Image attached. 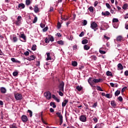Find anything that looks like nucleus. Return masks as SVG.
Returning a JSON list of instances; mask_svg holds the SVG:
<instances>
[{
	"instance_id": "11",
	"label": "nucleus",
	"mask_w": 128,
	"mask_h": 128,
	"mask_svg": "<svg viewBox=\"0 0 128 128\" xmlns=\"http://www.w3.org/2000/svg\"><path fill=\"white\" fill-rule=\"evenodd\" d=\"M26 8V6L23 3L19 4L18 5V7L17 8L18 10H22V8Z\"/></svg>"
},
{
	"instance_id": "12",
	"label": "nucleus",
	"mask_w": 128,
	"mask_h": 128,
	"mask_svg": "<svg viewBox=\"0 0 128 128\" xmlns=\"http://www.w3.org/2000/svg\"><path fill=\"white\" fill-rule=\"evenodd\" d=\"M34 12L36 14H38V12H40V8H38V6L36 5L34 7Z\"/></svg>"
},
{
	"instance_id": "28",
	"label": "nucleus",
	"mask_w": 128,
	"mask_h": 128,
	"mask_svg": "<svg viewBox=\"0 0 128 128\" xmlns=\"http://www.w3.org/2000/svg\"><path fill=\"white\" fill-rule=\"evenodd\" d=\"M128 4H125L123 5L122 8H123L124 10H126V8H128Z\"/></svg>"
},
{
	"instance_id": "2",
	"label": "nucleus",
	"mask_w": 128,
	"mask_h": 128,
	"mask_svg": "<svg viewBox=\"0 0 128 128\" xmlns=\"http://www.w3.org/2000/svg\"><path fill=\"white\" fill-rule=\"evenodd\" d=\"M22 16H18L17 18V20L15 22V24L16 26H20V24H22Z\"/></svg>"
},
{
	"instance_id": "47",
	"label": "nucleus",
	"mask_w": 128,
	"mask_h": 128,
	"mask_svg": "<svg viewBox=\"0 0 128 128\" xmlns=\"http://www.w3.org/2000/svg\"><path fill=\"white\" fill-rule=\"evenodd\" d=\"M48 27H45L44 28H43V32H46L48 31Z\"/></svg>"
},
{
	"instance_id": "53",
	"label": "nucleus",
	"mask_w": 128,
	"mask_h": 128,
	"mask_svg": "<svg viewBox=\"0 0 128 128\" xmlns=\"http://www.w3.org/2000/svg\"><path fill=\"white\" fill-rule=\"evenodd\" d=\"M92 60H96V56H92Z\"/></svg>"
},
{
	"instance_id": "16",
	"label": "nucleus",
	"mask_w": 128,
	"mask_h": 128,
	"mask_svg": "<svg viewBox=\"0 0 128 128\" xmlns=\"http://www.w3.org/2000/svg\"><path fill=\"white\" fill-rule=\"evenodd\" d=\"M124 40V38H122V36H118L116 38V40L117 42H122Z\"/></svg>"
},
{
	"instance_id": "51",
	"label": "nucleus",
	"mask_w": 128,
	"mask_h": 128,
	"mask_svg": "<svg viewBox=\"0 0 128 128\" xmlns=\"http://www.w3.org/2000/svg\"><path fill=\"white\" fill-rule=\"evenodd\" d=\"M24 54L25 56H28V54H30V52H28V51H26L24 52Z\"/></svg>"
},
{
	"instance_id": "56",
	"label": "nucleus",
	"mask_w": 128,
	"mask_h": 128,
	"mask_svg": "<svg viewBox=\"0 0 128 128\" xmlns=\"http://www.w3.org/2000/svg\"><path fill=\"white\" fill-rule=\"evenodd\" d=\"M98 4V1H95L94 3V6H96Z\"/></svg>"
},
{
	"instance_id": "58",
	"label": "nucleus",
	"mask_w": 128,
	"mask_h": 128,
	"mask_svg": "<svg viewBox=\"0 0 128 128\" xmlns=\"http://www.w3.org/2000/svg\"><path fill=\"white\" fill-rule=\"evenodd\" d=\"M11 60L13 62H16V58H12Z\"/></svg>"
},
{
	"instance_id": "55",
	"label": "nucleus",
	"mask_w": 128,
	"mask_h": 128,
	"mask_svg": "<svg viewBox=\"0 0 128 128\" xmlns=\"http://www.w3.org/2000/svg\"><path fill=\"white\" fill-rule=\"evenodd\" d=\"M40 26L42 28H44V26H46V25H44V24H40Z\"/></svg>"
},
{
	"instance_id": "7",
	"label": "nucleus",
	"mask_w": 128,
	"mask_h": 128,
	"mask_svg": "<svg viewBox=\"0 0 128 128\" xmlns=\"http://www.w3.org/2000/svg\"><path fill=\"white\" fill-rule=\"evenodd\" d=\"M10 40L14 42H18V38H16V36L14 34H12L10 36Z\"/></svg>"
},
{
	"instance_id": "38",
	"label": "nucleus",
	"mask_w": 128,
	"mask_h": 128,
	"mask_svg": "<svg viewBox=\"0 0 128 128\" xmlns=\"http://www.w3.org/2000/svg\"><path fill=\"white\" fill-rule=\"evenodd\" d=\"M112 22H118V19L116 18H113Z\"/></svg>"
},
{
	"instance_id": "26",
	"label": "nucleus",
	"mask_w": 128,
	"mask_h": 128,
	"mask_svg": "<svg viewBox=\"0 0 128 128\" xmlns=\"http://www.w3.org/2000/svg\"><path fill=\"white\" fill-rule=\"evenodd\" d=\"M76 88L77 90H78V92H80V90H82V86H78L76 87Z\"/></svg>"
},
{
	"instance_id": "39",
	"label": "nucleus",
	"mask_w": 128,
	"mask_h": 128,
	"mask_svg": "<svg viewBox=\"0 0 128 128\" xmlns=\"http://www.w3.org/2000/svg\"><path fill=\"white\" fill-rule=\"evenodd\" d=\"M96 106H98V102H95L94 103V104L92 105V108H96Z\"/></svg>"
},
{
	"instance_id": "62",
	"label": "nucleus",
	"mask_w": 128,
	"mask_h": 128,
	"mask_svg": "<svg viewBox=\"0 0 128 128\" xmlns=\"http://www.w3.org/2000/svg\"><path fill=\"white\" fill-rule=\"evenodd\" d=\"M56 36H62V34L60 33H57Z\"/></svg>"
},
{
	"instance_id": "21",
	"label": "nucleus",
	"mask_w": 128,
	"mask_h": 128,
	"mask_svg": "<svg viewBox=\"0 0 128 128\" xmlns=\"http://www.w3.org/2000/svg\"><path fill=\"white\" fill-rule=\"evenodd\" d=\"M34 58H35L34 56L32 55V56H29V57L27 58V60H34Z\"/></svg>"
},
{
	"instance_id": "34",
	"label": "nucleus",
	"mask_w": 128,
	"mask_h": 128,
	"mask_svg": "<svg viewBox=\"0 0 128 128\" xmlns=\"http://www.w3.org/2000/svg\"><path fill=\"white\" fill-rule=\"evenodd\" d=\"M88 10H89L90 12H94V7L93 6H90Z\"/></svg>"
},
{
	"instance_id": "9",
	"label": "nucleus",
	"mask_w": 128,
	"mask_h": 128,
	"mask_svg": "<svg viewBox=\"0 0 128 128\" xmlns=\"http://www.w3.org/2000/svg\"><path fill=\"white\" fill-rule=\"evenodd\" d=\"M79 118L82 122H86V117L84 115H82Z\"/></svg>"
},
{
	"instance_id": "6",
	"label": "nucleus",
	"mask_w": 128,
	"mask_h": 128,
	"mask_svg": "<svg viewBox=\"0 0 128 128\" xmlns=\"http://www.w3.org/2000/svg\"><path fill=\"white\" fill-rule=\"evenodd\" d=\"M64 82H62L60 83L58 86V88L59 90H60L61 92H64Z\"/></svg>"
},
{
	"instance_id": "29",
	"label": "nucleus",
	"mask_w": 128,
	"mask_h": 128,
	"mask_svg": "<svg viewBox=\"0 0 128 128\" xmlns=\"http://www.w3.org/2000/svg\"><path fill=\"white\" fill-rule=\"evenodd\" d=\"M20 38H23L24 40H26V35H24V34H21V36Z\"/></svg>"
},
{
	"instance_id": "25",
	"label": "nucleus",
	"mask_w": 128,
	"mask_h": 128,
	"mask_svg": "<svg viewBox=\"0 0 128 128\" xmlns=\"http://www.w3.org/2000/svg\"><path fill=\"white\" fill-rule=\"evenodd\" d=\"M106 76H112V72L110 71H107L106 72Z\"/></svg>"
},
{
	"instance_id": "5",
	"label": "nucleus",
	"mask_w": 128,
	"mask_h": 128,
	"mask_svg": "<svg viewBox=\"0 0 128 128\" xmlns=\"http://www.w3.org/2000/svg\"><path fill=\"white\" fill-rule=\"evenodd\" d=\"M14 98L16 100H20L22 98V94L17 93L14 94Z\"/></svg>"
},
{
	"instance_id": "1",
	"label": "nucleus",
	"mask_w": 128,
	"mask_h": 128,
	"mask_svg": "<svg viewBox=\"0 0 128 128\" xmlns=\"http://www.w3.org/2000/svg\"><path fill=\"white\" fill-rule=\"evenodd\" d=\"M98 24L96 22H92L90 24V28L92 30H94V32H96L98 30Z\"/></svg>"
},
{
	"instance_id": "22",
	"label": "nucleus",
	"mask_w": 128,
	"mask_h": 128,
	"mask_svg": "<svg viewBox=\"0 0 128 128\" xmlns=\"http://www.w3.org/2000/svg\"><path fill=\"white\" fill-rule=\"evenodd\" d=\"M120 94V91L119 90H117L114 93L115 96H118Z\"/></svg>"
},
{
	"instance_id": "63",
	"label": "nucleus",
	"mask_w": 128,
	"mask_h": 128,
	"mask_svg": "<svg viewBox=\"0 0 128 128\" xmlns=\"http://www.w3.org/2000/svg\"><path fill=\"white\" fill-rule=\"evenodd\" d=\"M77 48H78V46H76V45H74L73 46V50H76Z\"/></svg>"
},
{
	"instance_id": "24",
	"label": "nucleus",
	"mask_w": 128,
	"mask_h": 128,
	"mask_svg": "<svg viewBox=\"0 0 128 128\" xmlns=\"http://www.w3.org/2000/svg\"><path fill=\"white\" fill-rule=\"evenodd\" d=\"M47 58H46V60H52V58H50V52L47 53Z\"/></svg>"
},
{
	"instance_id": "35",
	"label": "nucleus",
	"mask_w": 128,
	"mask_h": 128,
	"mask_svg": "<svg viewBox=\"0 0 128 128\" xmlns=\"http://www.w3.org/2000/svg\"><path fill=\"white\" fill-rule=\"evenodd\" d=\"M26 6H30V0H26Z\"/></svg>"
},
{
	"instance_id": "36",
	"label": "nucleus",
	"mask_w": 128,
	"mask_h": 128,
	"mask_svg": "<svg viewBox=\"0 0 128 128\" xmlns=\"http://www.w3.org/2000/svg\"><path fill=\"white\" fill-rule=\"evenodd\" d=\"M96 88L98 90H100V92H104V90H102V88H100V86H97Z\"/></svg>"
},
{
	"instance_id": "10",
	"label": "nucleus",
	"mask_w": 128,
	"mask_h": 128,
	"mask_svg": "<svg viewBox=\"0 0 128 128\" xmlns=\"http://www.w3.org/2000/svg\"><path fill=\"white\" fill-rule=\"evenodd\" d=\"M102 15L104 16H107V18H108V16H110V12L105 11L102 12Z\"/></svg>"
},
{
	"instance_id": "27",
	"label": "nucleus",
	"mask_w": 128,
	"mask_h": 128,
	"mask_svg": "<svg viewBox=\"0 0 128 128\" xmlns=\"http://www.w3.org/2000/svg\"><path fill=\"white\" fill-rule=\"evenodd\" d=\"M90 48V46H88V45H84V50H88Z\"/></svg>"
},
{
	"instance_id": "31",
	"label": "nucleus",
	"mask_w": 128,
	"mask_h": 128,
	"mask_svg": "<svg viewBox=\"0 0 128 128\" xmlns=\"http://www.w3.org/2000/svg\"><path fill=\"white\" fill-rule=\"evenodd\" d=\"M94 128H102V124H96V126H94Z\"/></svg>"
},
{
	"instance_id": "48",
	"label": "nucleus",
	"mask_w": 128,
	"mask_h": 128,
	"mask_svg": "<svg viewBox=\"0 0 128 128\" xmlns=\"http://www.w3.org/2000/svg\"><path fill=\"white\" fill-rule=\"evenodd\" d=\"M84 36V32H82L79 35V36L82 37V36Z\"/></svg>"
},
{
	"instance_id": "43",
	"label": "nucleus",
	"mask_w": 128,
	"mask_h": 128,
	"mask_svg": "<svg viewBox=\"0 0 128 128\" xmlns=\"http://www.w3.org/2000/svg\"><path fill=\"white\" fill-rule=\"evenodd\" d=\"M83 26H86V24H88V21H86V20H84L83 21Z\"/></svg>"
},
{
	"instance_id": "8",
	"label": "nucleus",
	"mask_w": 128,
	"mask_h": 128,
	"mask_svg": "<svg viewBox=\"0 0 128 128\" xmlns=\"http://www.w3.org/2000/svg\"><path fill=\"white\" fill-rule=\"evenodd\" d=\"M21 120L23 122H26L28 120V118L26 115H22L21 117Z\"/></svg>"
},
{
	"instance_id": "52",
	"label": "nucleus",
	"mask_w": 128,
	"mask_h": 128,
	"mask_svg": "<svg viewBox=\"0 0 128 128\" xmlns=\"http://www.w3.org/2000/svg\"><path fill=\"white\" fill-rule=\"evenodd\" d=\"M93 120L94 122H98V118L96 117L93 118Z\"/></svg>"
},
{
	"instance_id": "14",
	"label": "nucleus",
	"mask_w": 128,
	"mask_h": 128,
	"mask_svg": "<svg viewBox=\"0 0 128 128\" xmlns=\"http://www.w3.org/2000/svg\"><path fill=\"white\" fill-rule=\"evenodd\" d=\"M102 79H96V78H94V84H98V82H102Z\"/></svg>"
},
{
	"instance_id": "46",
	"label": "nucleus",
	"mask_w": 128,
	"mask_h": 128,
	"mask_svg": "<svg viewBox=\"0 0 128 128\" xmlns=\"http://www.w3.org/2000/svg\"><path fill=\"white\" fill-rule=\"evenodd\" d=\"M52 104H53L52 108H56V104H54V102H51L50 105L52 106Z\"/></svg>"
},
{
	"instance_id": "64",
	"label": "nucleus",
	"mask_w": 128,
	"mask_h": 128,
	"mask_svg": "<svg viewBox=\"0 0 128 128\" xmlns=\"http://www.w3.org/2000/svg\"><path fill=\"white\" fill-rule=\"evenodd\" d=\"M124 18H125V20H126V18H128V14L124 16Z\"/></svg>"
},
{
	"instance_id": "20",
	"label": "nucleus",
	"mask_w": 128,
	"mask_h": 128,
	"mask_svg": "<svg viewBox=\"0 0 128 128\" xmlns=\"http://www.w3.org/2000/svg\"><path fill=\"white\" fill-rule=\"evenodd\" d=\"M99 52L101 54H105L106 52V51L102 50V48H100L99 50Z\"/></svg>"
},
{
	"instance_id": "40",
	"label": "nucleus",
	"mask_w": 128,
	"mask_h": 128,
	"mask_svg": "<svg viewBox=\"0 0 128 128\" xmlns=\"http://www.w3.org/2000/svg\"><path fill=\"white\" fill-rule=\"evenodd\" d=\"M36 22H38V18L36 16H35L32 22L33 24H36Z\"/></svg>"
},
{
	"instance_id": "42",
	"label": "nucleus",
	"mask_w": 128,
	"mask_h": 128,
	"mask_svg": "<svg viewBox=\"0 0 128 128\" xmlns=\"http://www.w3.org/2000/svg\"><path fill=\"white\" fill-rule=\"evenodd\" d=\"M28 112H29V114H30V118H32V110H28Z\"/></svg>"
},
{
	"instance_id": "54",
	"label": "nucleus",
	"mask_w": 128,
	"mask_h": 128,
	"mask_svg": "<svg viewBox=\"0 0 128 128\" xmlns=\"http://www.w3.org/2000/svg\"><path fill=\"white\" fill-rule=\"evenodd\" d=\"M58 94H59V95L60 96H64V93H62V92L61 90H60L59 92H58Z\"/></svg>"
},
{
	"instance_id": "60",
	"label": "nucleus",
	"mask_w": 128,
	"mask_h": 128,
	"mask_svg": "<svg viewBox=\"0 0 128 128\" xmlns=\"http://www.w3.org/2000/svg\"><path fill=\"white\" fill-rule=\"evenodd\" d=\"M124 76H128V70H126L124 72Z\"/></svg>"
},
{
	"instance_id": "44",
	"label": "nucleus",
	"mask_w": 128,
	"mask_h": 128,
	"mask_svg": "<svg viewBox=\"0 0 128 128\" xmlns=\"http://www.w3.org/2000/svg\"><path fill=\"white\" fill-rule=\"evenodd\" d=\"M106 98H110L112 96H110V94H108L105 95Z\"/></svg>"
},
{
	"instance_id": "30",
	"label": "nucleus",
	"mask_w": 128,
	"mask_h": 128,
	"mask_svg": "<svg viewBox=\"0 0 128 128\" xmlns=\"http://www.w3.org/2000/svg\"><path fill=\"white\" fill-rule=\"evenodd\" d=\"M32 50H36V45L34 44L32 47Z\"/></svg>"
},
{
	"instance_id": "49",
	"label": "nucleus",
	"mask_w": 128,
	"mask_h": 128,
	"mask_svg": "<svg viewBox=\"0 0 128 128\" xmlns=\"http://www.w3.org/2000/svg\"><path fill=\"white\" fill-rule=\"evenodd\" d=\"M18 73L16 72H13L14 76H18Z\"/></svg>"
},
{
	"instance_id": "4",
	"label": "nucleus",
	"mask_w": 128,
	"mask_h": 128,
	"mask_svg": "<svg viewBox=\"0 0 128 128\" xmlns=\"http://www.w3.org/2000/svg\"><path fill=\"white\" fill-rule=\"evenodd\" d=\"M88 82L92 88H94V82L92 78H88Z\"/></svg>"
},
{
	"instance_id": "59",
	"label": "nucleus",
	"mask_w": 128,
	"mask_h": 128,
	"mask_svg": "<svg viewBox=\"0 0 128 128\" xmlns=\"http://www.w3.org/2000/svg\"><path fill=\"white\" fill-rule=\"evenodd\" d=\"M50 42H54V37L53 36H51L50 38Z\"/></svg>"
},
{
	"instance_id": "18",
	"label": "nucleus",
	"mask_w": 128,
	"mask_h": 128,
	"mask_svg": "<svg viewBox=\"0 0 128 128\" xmlns=\"http://www.w3.org/2000/svg\"><path fill=\"white\" fill-rule=\"evenodd\" d=\"M57 44L60 46H64V42L62 41V40H60L57 42Z\"/></svg>"
},
{
	"instance_id": "3",
	"label": "nucleus",
	"mask_w": 128,
	"mask_h": 128,
	"mask_svg": "<svg viewBox=\"0 0 128 128\" xmlns=\"http://www.w3.org/2000/svg\"><path fill=\"white\" fill-rule=\"evenodd\" d=\"M44 96L46 100H50L52 98V94L50 92H46L44 93Z\"/></svg>"
},
{
	"instance_id": "37",
	"label": "nucleus",
	"mask_w": 128,
	"mask_h": 128,
	"mask_svg": "<svg viewBox=\"0 0 128 128\" xmlns=\"http://www.w3.org/2000/svg\"><path fill=\"white\" fill-rule=\"evenodd\" d=\"M40 118H41L42 120L43 121L44 124H46V122H44V121L43 119H42V112H40Z\"/></svg>"
},
{
	"instance_id": "19",
	"label": "nucleus",
	"mask_w": 128,
	"mask_h": 128,
	"mask_svg": "<svg viewBox=\"0 0 128 128\" xmlns=\"http://www.w3.org/2000/svg\"><path fill=\"white\" fill-rule=\"evenodd\" d=\"M118 68L120 70H124V66H122V64L120 63L118 64Z\"/></svg>"
},
{
	"instance_id": "61",
	"label": "nucleus",
	"mask_w": 128,
	"mask_h": 128,
	"mask_svg": "<svg viewBox=\"0 0 128 128\" xmlns=\"http://www.w3.org/2000/svg\"><path fill=\"white\" fill-rule=\"evenodd\" d=\"M64 121V119H60V126H62V122Z\"/></svg>"
},
{
	"instance_id": "32",
	"label": "nucleus",
	"mask_w": 128,
	"mask_h": 128,
	"mask_svg": "<svg viewBox=\"0 0 128 128\" xmlns=\"http://www.w3.org/2000/svg\"><path fill=\"white\" fill-rule=\"evenodd\" d=\"M72 66H78V62L76 61L72 62Z\"/></svg>"
},
{
	"instance_id": "45",
	"label": "nucleus",
	"mask_w": 128,
	"mask_h": 128,
	"mask_svg": "<svg viewBox=\"0 0 128 128\" xmlns=\"http://www.w3.org/2000/svg\"><path fill=\"white\" fill-rule=\"evenodd\" d=\"M118 100H119V102H122V96H120L118 98Z\"/></svg>"
},
{
	"instance_id": "41",
	"label": "nucleus",
	"mask_w": 128,
	"mask_h": 128,
	"mask_svg": "<svg viewBox=\"0 0 128 128\" xmlns=\"http://www.w3.org/2000/svg\"><path fill=\"white\" fill-rule=\"evenodd\" d=\"M57 28L58 30H60V28H62V24H60V22H58Z\"/></svg>"
},
{
	"instance_id": "13",
	"label": "nucleus",
	"mask_w": 128,
	"mask_h": 128,
	"mask_svg": "<svg viewBox=\"0 0 128 128\" xmlns=\"http://www.w3.org/2000/svg\"><path fill=\"white\" fill-rule=\"evenodd\" d=\"M68 102V100H65L64 101L62 102V108H64L66 106V104Z\"/></svg>"
},
{
	"instance_id": "23",
	"label": "nucleus",
	"mask_w": 128,
	"mask_h": 128,
	"mask_svg": "<svg viewBox=\"0 0 128 128\" xmlns=\"http://www.w3.org/2000/svg\"><path fill=\"white\" fill-rule=\"evenodd\" d=\"M111 106H113V108H116V102L114 101H112L111 102Z\"/></svg>"
},
{
	"instance_id": "50",
	"label": "nucleus",
	"mask_w": 128,
	"mask_h": 128,
	"mask_svg": "<svg viewBox=\"0 0 128 128\" xmlns=\"http://www.w3.org/2000/svg\"><path fill=\"white\" fill-rule=\"evenodd\" d=\"M45 42H46V44H48V42H50V40H48V38H46Z\"/></svg>"
},
{
	"instance_id": "15",
	"label": "nucleus",
	"mask_w": 128,
	"mask_h": 128,
	"mask_svg": "<svg viewBox=\"0 0 128 128\" xmlns=\"http://www.w3.org/2000/svg\"><path fill=\"white\" fill-rule=\"evenodd\" d=\"M56 114L58 116V118H59L60 120L64 118L62 117V113L60 112H58L57 113H56Z\"/></svg>"
},
{
	"instance_id": "17",
	"label": "nucleus",
	"mask_w": 128,
	"mask_h": 128,
	"mask_svg": "<svg viewBox=\"0 0 128 128\" xmlns=\"http://www.w3.org/2000/svg\"><path fill=\"white\" fill-rule=\"evenodd\" d=\"M0 90L2 94H6V89L4 87L1 88Z\"/></svg>"
},
{
	"instance_id": "57",
	"label": "nucleus",
	"mask_w": 128,
	"mask_h": 128,
	"mask_svg": "<svg viewBox=\"0 0 128 128\" xmlns=\"http://www.w3.org/2000/svg\"><path fill=\"white\" fill-rule=\"evenodd\" d=\"M106 6L108 8H110V4L108 3L106 4Z\"/></svg>"
},
{
	"instance_id": "33",
	"label": "nucleus",
	"mask_w": 128,
	"mask_h": 128,
	"mask_svg": "<svg viewBox=\"0 0 128 128\" xmlns=\"http://www.w3.org/2000/svg\"><path fill=\"white\" fill-rule=\"evenodd\" d=\"M88 42V40H82V44H86Z\"/></svg>"
}]
</instances>
